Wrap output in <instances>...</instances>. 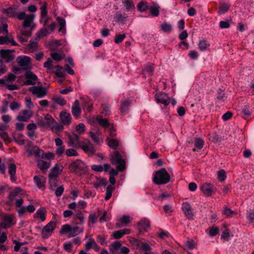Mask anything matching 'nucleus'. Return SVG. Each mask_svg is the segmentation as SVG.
<instances>
[{"instance_id":"nucleus-1","label":"nucleus","mask_w":254,"mask_h":254,"mask_svg":"<svg viewBox=\"0 0 254 254\" xmlns=\"http://www.w3.org/2000/svg\"><path fill=\"white\" fill-rule=\"evenodd\" d=\"M68 169L71 173L81 175L86 172L87 166L80 159H76L68 165Z\"/></svg>"},{"instance_id":"nucleus-2","label":"nucleus","mask_w":254,"mask_h":254,"mask_svg":"<svg viewBox=\"0 0 254 254\" xmlns=\"http://www.w3.org/2000/svg\"><path fill=\"white\" fill-rule=\"evenodd\" d=\"M83 231V227L74 226L72 227L69 224H65L62 226L60 233L62 235L68 233V237L71 238L82 233Z\"/></svg>"},{"instance_id":"nucleus-3","label":"nucleus","mask_w":254,"mask_h":254,"mask_svg":"<svg viewBox=\"0 0 254 254\" xmlns=\"http://www.w3.org/2000/svg\"><path fill=\"white\" fill-rule=\"evenodd\" d=\"M170 180V176L165 168L157 171L153 178V182L157 185L168 183Z\"/></svg>"},{"instance_id":"nucleus-4","label":"nucleus","mask_w":254,"mask_h":254,"mask_svg":"<svg viewBox=\"0 0 254 254\" xmlns=\"http://www.w3.org/2000/svg\"><path fill=\"white\" fill-rule=\"evenodd\" d=\"M110 160L112 163L116 165L118 171H123L126 169V162L122 159L121 155L118 151H115L110 155Z\"/></svg>"},{"instance_id":"nucleus-5","label":"nucleus","mask_w":254,"mask_h":254,"mask_svg":"<svg viewBox=\"0 0 254 254\" xmlns=\"http://www.w3.org/2000/svg\"><path fill=\"white\" fill-rule=\"evenodd\" d=\"M62 167L60 169L59 166L56 164L50 170L49 174V184L51 186L50 189L53 191L55 190V188L57 186V178L60 172H62Z\"/></svg>"},{"instance_id":"nucleus-6","label":"nucleus","mask_w":254,"mask_h":254,"mask_svg":"<svg viewBox=\"0 0 254 254\" xmlns=\"http://www.w3.org/2000/svg\"><path fill=\"white\" fill-rule=\"evenodd\" d=\"M29 91L38 98L44 97L48 93V90L42 85L31 86L29 88Z\"/></svg>"},{"instance_id":"nucleus-7","label":"nucleus","mask_w":254,"mask_h":254,"mask_svg":"<svg viewBox=\"0 0 254 254\" xmlns=\"http://www.w3.org/2000/svg\"><path fill=\"white\" fill-rule=\"evenodd\" d=\"M79 147L81 148L88 155H93L96 152L94 147L88 139L81 141Z\"/></svg>"},{"instance_id":"nucleus-8","label":"nucleus","mask_w":254,"mask_h":254,"mask_svg":"<svg viewBox=\"0 0 254 254\" xmlns=\"http://www.w3.org/2000/svg\"><path fill=\"white\" fill-rule=\"evenodd\" d=\"M24 75L26 80L24 82L23 85L34 86L36 84L37 81L38 79V77L31 71H26Z\"/></svg>"},{"instance_id":"nucleus-9","label":"nucleus","mask_w":254,"mask_h":254,"mask_svg":"<svg viewBox=\"0 0 254 254\" xmlns=\"http://www.w3.org/2000/svg\"><path fill=\"white\" fill-rule=\"evenodd\" d=\"M56 227V223L51 221L45 226L42 230V237L44 239L48 238L50 236Z\"/></svg>"},{"instance_id":"nucleus-10","label":"nucleus","mask_w":254,"mask_h":254,"mask_svg":"<svg viewBox=\"0 0 254 254\" xmlns=\"http://www.w3.org/2000/svg\"><path fill=\"white\" fill-rule=\"evenodd\" d=\"M16 61L20 66L23 67V70H27L31 69V58L30 57L27 56L18 57Z\"/></svg>"},{"instance_id":"nucleus-11","label":"nucleus","mask_w":254,"mask_h":254,"mask_svg":"<svg viewBox=\"0 0 254 254\" xmlns=\"http://www.w3.org/2000/svg\"><path fill=\"white\" fill-rule=\"evenodd\" d=\"M182 209L185 216L190 220L193 219V210L190 204L188 202H184L182 205Z\"/></svg>"},{"instance_id":"nucleus-12","label":"nucleus","mask_w":254,"mask_h":254,"mask_svg":"<svg viewBox=\"0 0 254 254\" xmlns=\"http://www.w3.org/2000/svg\"><path fill=\"white\" fill-rule=\"evenodd\" d=\"M155 98L157 103L168 105L170 103V98L168 95L164 92H159L155 95Z\"/></svg>"},{"instance_id":"nucleus-13","label":"nucleus","mask_w":254,"mask_h":254,"mask_svg":"<svg viewBox=\"0 0 254 254\" xmlns=\"http://www.w3.org/2000/svg\"><path fill=\"white\" fill-rule=\"evenodd\" d=\"M60 121L64 126H68L71 122L70 114L65 111H62L60 113Z\"/></svg>"},{"instance_id":"nucleus-14","label":"nucleus","mask_w":254,"mask_h":254,"mask_svg":"<svg viewBox=\"0 0 254 254\" xmlns=\"http://www.w3.org/2000/svg\"><path fill=\"white\" fill-rule=\"evenodd\" d=\"M32 28L31 30L21 29L20 33L17 35V38L21 43L26 42L28 38L31 36Z\"/></svg>"},{"instance_id":"nucleus-15","label":"nucleus","mask_w":254,"mask_h":254,"mask_svg":"<svg viewBox=\"0 0 254 254\" xmlns=\"http://www.w3.org/2000/svg\"><path fill=\"white\" fill-rule=\"evenodd\" d=\"M34 18V15L33 14H31L29 15H27L26 17L24 19V21L23 22V29H27V30H31L32 28V31L34 28V25H32V22Z\"/></svg>"},{"instance_id":"nucleus-16","label":"nucleus","mask_w":254,"mask_h":254,"mask_svg":"<svg viewBox=\"0 0 254 254\" xmlns=\"http://www.w3.org/2000/svg\"><path fill=\"white\" fill-rule=\"evenodd\" d=\"M131 102V100H124L121 101L120 111L122 115H126L128 113Z\"/></svg>"},{"instance_id":"nucleus-17","label":"nucleus","mask_w":254,"mask_h":254,"mask_svg":"<svg viewBox=\"0 0 254 254\" xmlns=\"http://www.w3.org/2000/svg\"><path fill=\"white\" fill-rule=\"evenodd\" d=\"M69 146L73 147H79L81 141H79V135L76 133H72L68 136Z\"/></svg>"},{"instance_id":"nucleus-18","label":"nucleus","mask_w":254,"mask_h":254,"mask_svg":"<svg viewBox=\"0 0 254 254\" xmlns=\"http://www.w3.org/2000/svg\"><path fill=\"white\" fill-rule=\"evenodd\" d=\"M71 113L75 118H79L81 115V109L77 100L74 101L71 107Z\"/></svg>"},{"instance_id":"nucleus-19","label":"nucleus","mask_w":254,"mask_h":254,"mask_svg":"<svg viewBox=\"0 0 254 254\" xmlns=\"http://www.w3.org/2000/svg\"><path fill=\"white\" fill-rule=\"evenodd\" d=\"M0 55L2 59L5 60L6 63H9L14 59V56L11 54L10 51L9 50H0Z\"/></svg>"},{"instance_id":"nucleus-20","label":"nucleus","mask_w":254,"mask_h":254,"mask_svg":"<svg viewBox=\"0 0 254 254\" xmlns=\"http://www.w3.org/2000/svg\"><path fill=\"white\" fill-rule=\"evenodd\" d=\"M22 115L17 117L16 120L21 122H27L32 117L33 112L31 110H24L21 112Z\"/></svg>"},{"instance_id":"nucleus-21","label":"nucleus","mask_w":254,"mask_h":254,"mask_svg":"<svg viewBox=\"0 0 254 254\" xmlns=\"http://www.w3.org/2000/svg\"><path fill=\"white\" fill-rule=\"evenodd\" d=\"M12 225H13V216L10 215L4 216L0 223L1 227L4 229L9 228Z\"/></svg>"},{"instance_id":"nucleus-22","label":"nucleus","mask_w":254,"mask_h":254,"mask_svg":"<svg viewBox=\"0 0 254 254\" xmlns=\"http://www.w3.org/2000/svg\"><path fill=\"white\" fill-rule=\"evenodd\" d=\"M150 226V222L147 219L141 220L138 223V229L140 232H146Z\"/></svg>"},{"instance_id":"nucleus-23","label":"nucleus","mask_w":254,"mask_h":254,"mask_svg":"<svg viewBox=\"0 0 254 254\" xmlns=\"http://www.w3.org/2000/svg\"><path fill=\"white\" fill-rule=\"evenodd\" d=\"M201 190L203 194L207 196H209L212 195L213 192V186L209 183H204L201 186Z\"/></svg>"},{"instance_id":"nucleus-24","label":"nucleus","mask_w":254,"mask_h":254,"mask_svg":"<svg viewBox=\"0 0 254 254\" xmlns=\"http://www.w3.org/2000/svg\"><path fill=\"white\" fill-rule=\"evenodd\" d=\"M33 181L39 189L45 188V184L46 180L44 177L42 176H35L33 178Z\"/></svg>"},{"instance_id":"nucleus-25","label":"nucleus","mask_w":254,"mask_h":254,"mask_svg":"<svg viewBox=\"0 0 254 254\" xmlns=\"http://www.w3.org/2000/svg\"><path fill=\"white\" fill-rule=\"evenodd\" d=\"M50 127L52 131L55 132L58 135L64 129V125L60 124L56 121L54 124L50 125Z\"/></svg>"},{"instance_id":"nucleus-26","label":"nucleus","mask_w":254,"mask_h":254,"mask_svg":"<svg viewBox=\"0 0 254 254\" xmlns=\"http://www.w3.org/2000/svg\"><path fill=\"white\" fill-rule=\"evenodd\" d=\"M85 248L86 251H88L91 248H93L96 251H98L99 250V247L98 246L95 240L93 238H90L86 243Z\"/></svg>"},{"instance_id":"nucleus-27","label":"nucleus","mask_w":254,"mask_h":254,"mask_svg":"<svg viewBox=\"0 0 254 254\" xmlns=\"http://www.w3.org/2000/svg\"><path fill=\"white\" fill-rule=\"evenodd\" d=\"M16 165L14 163H10L8 167V172L10 176V180L12 182H15L16 180Z\"/></svg>"},{"instance_id":"nucleus-28","label":"nucleus","mask_w":254,"mask_h":254,"mask_svg":"<svg viewBox=\"0 0 254 254\" xmlns=\"http://www.w3.org/2000/svg\"><path fill=\"white\" fill-rule=\"evenodd\" d=\"M121 244L119 241H115L110 245L111 254H118L121 248Z\"/></svg>"},{"instance_id":"nucleus-29","label":"nucleus","mask_w":254,"mask_h":254,"mask_svg":"<svg viewBox=\"0 0 254 254\" xmlns=\"http://www.w3.org/2000/svg\"><path fill=\"white\" fill-rule=\"evenodd\" d=\"M11 43L12 46H17V44L15 42L12 38H10L7 36H0V44L7 45Z\"/></svg>"},{"instance_id":"nucleus-30","label":"nucleus","mask_w":254,"mask_h":254,"mask_svg":"<svg viewBox=\"0 0 254 254\" xmlns=\"http://www.w3.org/2000/svg\"><path fill=\"white\" fill-rule=\"evenodd\" d=\"M46 210L44 207H41L38 209L34 214V218H39L41 221H44L46 219Z\"/></svg>"},{"instance_id":"nucleus-31","label":"nucleus","mask_w":254,"mask_h":254,"mask_svg":"<svg viewBox=\"0 0 254 254\" xmlns=\"http://www.w3.org/2000/svg\"><path fill=\"white\" fill-rule=\"evenodd\" d=\"M38 167L42 171L47 170L51 166L50 162H47L39 159L36 160Z\"/></svg>"},{"instance_id":"nucleus-32","label":"nucleus","mask_w":254,"mask_h":254,"mask_svg":"<svg viewBox=\"0 0 254 254\" xmlns=\"http://www.w3.org/2000/svg\"><path fill=\"white\" fill-rule=\"evenodd\" d=\"M96 121L100 126L105 128L108 127L111 125L107 119H103L100 116L96 117Z\"/></svg>"},{"instance_id":"nucleus-33","label":"nucleus","mask_w":254,"mask_h":254,"mask_svg":"<svg viewBox=\"0 0 254 254\" xmlns=\"http://www.w3.org/2000/svg\"><path fill=\"white\" fill-rule=\"evenodd\" d=\"M210 46L209 43L206 40H200L198 43V48L201 51L208 50Z\"/></svg>"},{"instance_id":"nucleus-34","label":"nucleus","mask_w":254,"mask_h":254,"mask_svg":"<svg viewBox=\"0 0 254 254\" xmlns=\"http://www.w3.org/2000/svg\"><path fill=\"white\" fill-rule=\"evenodd\" d=\"M204 145V141L200 138H197L194 140L195 147L192 149L193 151H196L202 148Z\"/></svg>"},{"instance_id":"nucleus-35","label":"nucleus","mask_w":254,"mask_h":254,"mask_svg":"<svg viewBox=\"0 0 254 254\" xmlns=\"http://www.w3.org/2000/svg\"><path fill=\"white\" fill-rule=\"evenodd\" d=\"M5 12L9 17H15L16 16L17 13V8L16 6H11L5 9Z\"/></svg>"},{"instance_id":"nucleus-36","label":"nucleus","mask_w":254,"mask_h":254,"mask_svg":"<svg viewBox=\"0 0 254 254\" xmlns=\"http://www.w3.org/2000/svg\"><path fill=\"white\" fill-rule=\"evenodd\" d=\"M154 69V67L152 64H146L145 68L142 70V74L145 77L147 73L148 75H151Z\"/></svg>"},{"instance_id":"nucleus-37","label":"nucleus","mask_w":254,"mask_h":254,"mask_svg":"<svg viewBox=\"0 0 254 254\" xmlns=\"http://www.w3.org/2000/svg\"><path fill=\"white\" fill-rule=\"evenodd\" d=\"M161 30L165 32L169 33L172 30V25L166 22H164L160 25Z\"/></svg>"},{"instance_id":"nucleus-38","label":"nucleus","mask_w":254,"mask_h":254,"mask_svg":"<svg viewBox=\"0 0 254 254\" xmlns=\"http://www.w3.org/2000/svg\"><path fill=\"white\" fill-rule=\"evenodd\" d=\"M44 119L46 121V122L44 123L43 126L45 127H50V125L54 124L56 122L55 120L50 114H47L45 116Z\"/></svg>"},{"instance_id":"nucleus-39","label":"nucleus","mask_w":254,"mask_h":254,"mask_svg":"<svg viewBox=\"0 0 254 254\" xmlns=\"http://www.w3.org/2000/svg\"><path fill=\"white\" fill-rule=\"evenodd\" d=\"M57 21H58L60 27L59 29V31L60 32H62L64 34L65 33V20L64 19L61 18L60 17H58L57 18Z\"/></svg>"},{"instance_id":"nucleus-40","label":"nucleus","mask_w":254,"mask_h":254,"mask_svg":"<svg viewBox=\"0 0 254 254\" xmlns=\"http://www.w3.org/2000/svg\"><path fill=\"white\" fill-rule=\"evenodd\" d=\"M107 141L109 146L115 150H116L119 145V141L117 139H110L108 138Z\"/></svg>"},{"instance_id":"nucleus-41","label":"nucleus","mask_w":254,"mask_h":254,"mask_svg":"<svg viewBox=\"0 0 254 254\" xmlns=\"http://www.w3.org/2000/svg\"><path fill=\"white\" fill-rule=\"evenodd\" d=\"M21 191V190L19 188H15L9 193L8 195V198L10 201H12L14 199L15 196H16Z\"/></svg>"},{"instance_id":"nucleus-42","label":"nucleus","mask_w":254,"mask_h":254,"mask_svg":"<svg viewBox=\"0 0 254 254\" xmlns=\"http://www.w3.org/2000/svg\"><path fill=\"white\" fill-rule=\"evenodd\" d=\"M137 8L140 11L144 12L148 9L149 6L147 2L141 1L138 3Z\"/></svg>"},{"instance_id":"nucleus-43","label":"nucleus","mask_w":254,"mask_h":254,"mask_svg":"<svg viewBox=\"0 0 254 254\" xmlns=\"http://www.w3.org/2000/svg\"><path fill=\"white\" fill-rule=\"evenodd\" d=\"M53 100L57 104L62 106L65 105L66 103V100L62 96L59 95L55 96L53 97Z\"/></svg>"},{"instance_id":"nucleus-44","label":"nucleus","mask_w":254,"mask_h":254,"mask_svg":"<svg viewBox=\"0 0 254 254\" xmlns=\"http://www.w3.org/2000/svg\"><path fill=\"white\" fill-rule=\"evenodd\" d=\"M223 213L228 217H231L237 214V212L231 210L227 206H225L223 211Z\"/></svg>"},{"instance_id":"nucleus-45","label":"nucleus","mask_w":254,"mask_h":254,"mask_svg":"<svg viewBox=\"0 0 254 254\" xmlns=\"http://www.w3.org/2000/svg\"><path fill=\"white\" fill-rule=\"evenodd\" d=\"M230 5L226 3H220V5L219 6V11L218 13L219 14H222L226 12L229 9Z\"/></svg>"},{"instance_id":"nucleus-46","label":"nucleus","mask_w":254,"mask_h":254,"mask_svg":"<svg viewBox=\"0 0 254 254\" xmlns=\"http://www.w3.org/2000/svg\"><path fill=\"white\" fill-rule=\"evenodd\" d=\"M52 58L56 61H60L62 60L64 57V55L61 53H53L51 54Z\"/></svg>"},{"instance_id":"nucleus-47","label":"nucleus","mask_w":254,"mask_h":254,"mask_svg":"<svg viewBox=\"0 0 254 254\" xmlns=\"http://www.w3.org/2000/svg\"><path fill=\"white\" fill-rule=\"evenodd\" d=\"M127 18V16L125 13H117L115 16V20L118 22L124 21Z\"/></svg>"},{"instance_id":"nucleus-48","label":"nucleus","mask_w":254,"mask_h":254,"mask_svg":"<svg viewBox=\"0 0 254 254\" xmlns=\"http://www.w3.org/2000/svg\"><path fill=\"white\" fill-rule=\"evenodd\" d=\"M50 33L48 31V29L47 28L41 29L37 33V36L38 38H41L46 36L48 34Z\"/></svg>"},{"instance_id":"nucleus-49","label":"nucleus","mask_w":254,"mask_h":254,"mask_svg":"<svg viewBox=\"0 0 254 254\" xmlns=\"http://www.w3.org/2000/svg\"><path fill=\"white\" fill-rule=\"evenodd\" d=\"M114 189V188L112 185H109L107 187L106 191V196L105 197V200H108L111 197Z\"/></svg>"},{"instance_id":"nucleus-50","label":"nucleus","mask_w":254,"mask_h":254,"mask_svg":"<svg viewBox=\"0 0 254 254\" xmlns=\"http://www.w3.org/2000/svg\"><path fill=\"white\" fill-rule=\"evenodd\" d=\"M55 68L57 69L55 72V74L61 78L64 77V73L63 67L60 65H57L55 66Z\"/></svg>"},{"instance_id":"nucleus-51","label":"nucleus","mask_w":254,"mask_h":254,"mask_svg":"<svg viewBox=\"0 0 254 254\" xmlns=\"http://www.w3.org/2000/svg\"><path fill=\"white\" fill-rule=\"evenodd\" d=\"M123 2L125 4L126 9L128 11H131L132 9L134 8L133 2L131 0H126L125 1Z\"/></svg>"},{"instance_id":"nucleus-52","label":"nucleus","mask_w":254,"mask_h":254,"mask_svg":"<svg viewBox=\"0 0 254 254\" xmlns=\"http://www.w3.org/2000/svg\"><path fill=\"white\" fill-rule=\"evenodd\" d=\"M65 154L67 157L77 156L78 155L77 152L72 148L66 149L65 151Z\"/></svg>"},{"instance_id":"nucleus-53","label":"nucleus","mask_w":254,"mask_h":254,"mask_svg":"<svg viewBox=\"0 0 254 254\" xmlns=\"http://www.w3.org/2000/svg\"><path fill=\"white\" fill-rule=\"evenodd\" d=\"M150 11L154 16H157L159 14V7L158 6H152L150 7Z\"/></svg>"},{"instance_id":"nucleus-54","label":"nucleus","mask_w":254,"mask_h":254,"mask_svg":"<svg viewBox=\"0 0 254 254\" xmlns=\"http://www.w3.org/2000/svg\"><path fill=\"white\" fill-rule=\"evenodd\" d=\"M97 220V216L95 213L91 214L88 217V225L90 226V223L95 224Z\"/></svg>"},{"instance_id":"nucleus-55","label":"nucleus","mask_w":254,"mask_h":254,"mask_svg":"<svg viewBox=\"0 0 254 254\" xmlns=\"http://www.w3.org/2000/svg\"><path fill=\"white\" fill-rule=\"evenodd\" d=\"M195 245L196 244L193 240H187L185 242L186 247L189 250H192L194 249L195 247Z\"/></svg>"},{"instance_id":"nucleus-56","label":"nucleus","mask_w":254,"mask_h":254,"mask_svg":"<svg viewBox=\"0 0 254 254\" xmlns=\"http://www.w3.org/2000/svg\"><path fill=\"white\" fill-rule=\"evenodd\" d=\"M126 37L125 34L117 35L115 37L114 41L116 44L120 43L124 40Z\"/></svg>"},{"instance_id":"nucleus-57","label":"nucleus","mask_w":254,"mask_h":254,"mask_svg":"<svg viewBox=\"0 0 254 254\" xmlns=\"http://www.w3.org/2000/svg\"><path fill=\"white\" fill-rule=\"evenodd\" d=\"M226 178V173L224 170H221L218 172V179L219 181H224Z\"/></svg>"},{"instance_id":"nucleus-58","label":"nucleus","mask_w":254,"mask_h":254,"mask_svg":"<svg viewBox=\"0 0 254 254\" xmlns=\"http://www.w3.org/2000/svg\"><path fill=\"white\" fill-rule=\"evenodd\" d=\"M85 125L82 123H80L76 126V130L80 134H82L85 131Z\"/></svg>"},{"instance_id":"nucleus-59","label":"nucleus","mask_w":254,"mask_h":254,"mask_svg":"<svg viewBox=\"0 0 254 254\" xmlns=\"http://www.w3.org/2000/svg\"><path fill=\"white\" fill-rule=\"evenodd\" d=\"M44 151L40 149L38 146L36 148V152H35V156L36 158H43L44 156Z\"/></svg>"},{"instance_id":"nucleus-60","label":"nucleus","mask_w":254,"mask_h":254,"mask_svg":"<svg viewBox=\"0 0 254 254\" xmlns=\"http://www.w3.org/2000/svg\"><path fill=\"white\" fill-rule=\"evenodd\" d=\"M219 233V229L216 227H212L210 228L209 234V235L213 237L217 235Z\"/></svg>"},{"instance_id":"nucleus-61","label":"nucleus","mask_w":254,"mask_h":254,"mask_svg":"<svg viewBox=\"0 0 254 254\" xmlns=\"http://www.w3.org/2000/svg\"><path fill=\"white\" fill-rule=\"evenodd\" d=\"M102 113L104 114L105 116L109 115L111 113V111L110 110V107L108 105L105 104L102 105Z\"/></svg>"},{"instance_id":"nucleus-62","label":"nucleus","mask_w":254,"mask_h":254,"mask_svg":"<svg viewBox=\"0 0 254 254\" xmlns=\"http://www.w3.org/2000/svg\"><path fill=\"white\" fill-rule=\"evenodd\" d=\"M76 217L80 220L79 224H83L84 222V216L81 211H78L76 213Z\"/></svg>"},{"instance_id":"nucleus-63","label":"nucleus","mask_w":254,"mask_h":254,"mask_svg":"<svg viewBox=\"0 0 254 254\" xmlns=\"http://www.w3.org/2000/svg\"><path fill=\"white\" fill-rule=\"evenodd\" d=\"M120 221L122 224L126 226L130 222V217L129 216H124L120 219Z\"/></svg>"},{"instance_id":"nucleus-64","label":"nucleus","mask_w":254,"mask_h":254,"mask_svg":"<svg viewBox=\"0 0 254 254\" xmlns=\"http://www.w3.org/2000/svg\"><path fill=\"white\" fill-rule=\"evenodd\" d=\"M188 55H189V57L191 60L196 59L198 57V54L197 52H196V51H194V50L190 51L189 52Z\"/></svg>"}]
</instances>
